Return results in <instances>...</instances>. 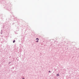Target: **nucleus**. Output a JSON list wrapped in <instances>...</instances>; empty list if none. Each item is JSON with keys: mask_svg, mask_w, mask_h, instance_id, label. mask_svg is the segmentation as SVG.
Listing matches in <instances>:
<instances>
[{"mask_svg": "<svg viewBox=\"0 0 79 79\" xmlns=\"http://www.w3.org/2000/svg\"><path fill=\"white\" fill-rule=\"evenodd\" d=\"M37 40V41H36V42H39V39H38V38H37V39H36V40Z\"/></svg>", "mask_w": 79, "mask_h": 79, "instance_id": "1", "label": "nucleus"}, {"mask_svg": "<svg viewBox=\"0 0 79 79\" xmlns=\"http://www.w3.org/2000/svg\"><path fill=\"white\" fill-rule=\"evenodd\" d=\"M15 40H14V41H13V43H15Z\"/></svg>", "mask_w": 79, "mask_h": 79, "instance_id": "2", "label": "nucleus"}, {"mask_svg": "<svg viewBox=\"0 0 79 79\" xmlns=\"http://www.w3.org/2000/svg\"><path fill=\"white\" fill-rule=\"evenodd\" d=\"M57 76H59V74H57Z\"/></svg>", "mask_w": 79, "mask_h": 79, "instance_id": "3", "label": "nucleus"}, {"mask_svg": "<svg viewBox=\"0 0 79 79\" xmlns=\"http://www.w3.org/2000/svg\"><path fill=\"white\" fill-rule=\"evenodd\" d=\"M23 79H24V78H23Z\"/></svg>", "mask_w": 79, "mask_h": 79, "instance_id": "4", "label": "nucleus"}, {"mask_svg": "<svg viewBox=\"0 0 79 79\" xmlns=\"http://www.w3.org/2000/svg\"><path fill=\"white\" fill-rule=\"evenodd\" d=\"M49 72L50 73V71H49Z\"/></svg>", "mask_w": 79, "mask_h": 79, "instance_id": "5", "label": "nucleus"}]
</instances>
